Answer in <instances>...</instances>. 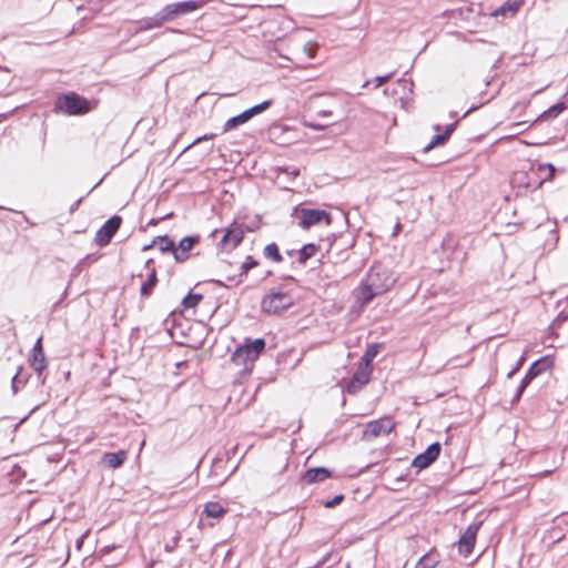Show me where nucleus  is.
I'll use <instances>...</instances> for the list:
<instances>
[{
	"label": "nucleus",
	"instance_id": "2f4dec72",
	"mask_svg": "<svg viewBox=\"0 0 568 568\" xmlns=\"http://www.w3.org/2000/svg\"><path fill=\"white\" fill-rule=\"evenodd\" d=\"M258 265V262L255 261L252 256H247L246 261L241 265L240 275H245L247 272Z\"/></svg>",
	"mask_w": 568,
	"mask_h": 568
},
{
	"label": "nucleus",
	"instance_id": "4c0bfd02",
	"mask_svg": "<svg viewBox=\"0 0 568 568\" xmlns=\"http://www.w3.org/2000/svg\"><path fill=\"white\" fill-rule=\"evenodd\" d=\"M317 114L320 116H331L333 114V112L331 110H318Z\"/></svg>",
	"mask_w": 568,
	"mask_h": 568
},
{
	"label": "nucleus",
	"instance_id": "4be33fe9",
	"mask_svg": "<svg viewBox=\"0 0 568 568\" xmlns=\"http://www.w3.org/2000/svg\"><path fill=\"white\" fill-rule=\"evenodd\" d=\"M155 245L163 253H165V252L173 253V251H174V241L171 237H169L168 235L155 237L151 244L143 246V251H148Z\"/></svg>",
	"mask_w": 568,
	"mask_h": 568
},
{
	"label": "nucleus",
	"instance_id": "2eb2a0df",
	"mask_svg": "<svg viewBox=\"0 0 568 568\" xmlns=\"http://www.w3.org/2000/svg\"><path fill=\"white\" fill-rule=\"evenodd\" d=\"M32 368L41 374L47 368V359L42 348V338L39 337L32 349V359H31Z\"/></svg>",
	"mask_w": 568,
	"mask_h": 568
},
{
	"label": "nucleus",
	"instance_id": "412c9836",
	"mask_svg": "<svg viewBox=\"0 0 568 568\" xmlns=\"http://www.w3.org/2000/svg\"><path fill=\"white\" fill-rule=\"evenodd\" d=\"M523 4L521 0H507L504 4H501L498 9L491 12L493 17H506L508 14L514 16L520 6Z\"/></svg>",
	"mask_w": 568,
	"mask_h": 568
},
{
	"label": "nucleus",
	"instance_id": "f03ea898",
	"mask_svg": "<svg viewBox=\"0 0 568 568\" xmlns=\"http://www.w3.org/2000/svg\"><path fill=\"white\" fill-rule=\"evenodd\" d=\"M294 304V298L283 287L272 288L262 300L261 308L267 314H280Z\"/></svg>",
	"mask_w": 568,
	"mask_h": 568
},
{
	"label": "nucleus",
	"instance_id": "c756f323",
	"mask_svg": "<svg viewBox=\"0 0 568 568\" xmlns=\"http://www.w3.org/2000/svg\"><path fill=\"white\" fill-rule=\"evenodd\" d=\"M438 560L430 554L424 555L417 562L415 568H436Z\"/></svg>",
	"mask_w": 568,
	"mask_h": 568
},
{
	"label": "nucleus",
	"instance_id": "cd10ccee",
	"mask_svg": "<svg viewBox=\"0 0 568 568\" xmlns=\"http://www.w3.org/2000/svg\"><path fill=\"white\" fill-rule=\"evenodd\" d=\"M378 353V345L374 344L368 346L366 352L364 353L362 357V362L364 363L362 366H367V368H371V363L374 361Z\"/></svg>",
	"mask_w": 568,
	"mask_h": 568
},
{
	"label": "nucleus",
	"instance_id": "e433bc0d",
	"mask_svg": "<svg viewBox=\"0 0 568 568\" xmlns=\"http://www.w3.org/2000/svg\"><path fill=\"white\" fill-rule=\"evenodd\" d=\"M214 136H215V134H205V135H203V136L197 138V139L194 141V143H199V142H201V141L209 140V139H213Z\"/></svg>",
	"mask_w": 568,
	"mask_h": 568
},
{
	"label": "nucleus",
	"instance_id": "dca6fc26",
	"mask_svg": "<svg viewBox=\"0 0 568 568\" xmlns=\"http://www.w3.org/2000/svg\"><path fill=\"white\" fill-rule=\"evenodd\" d=\"M332 476V473L325 467L310 468L303 474V481L314 484L323 481Z\"/></svg>",
	"mask_w": 568,
	"mask_h": 568
},
{
	"label": "nucleus",
	"instance_id": "ea45409f",
	"mask_svg": "<svg viewBox=\"0 0 568 568\" xmlns=\"http://www.w3.org/2000/svg\"><path fill=\"white\" fill-rule=\"evenodd\" d=\"M517 371H518L517 367H514L511 371H509L507 374V378H511L516 374Z\"/></svg>",
	"mask_w": 568,
	"mask_h": 568
},
{
	"label": "nucleus",
	"instance_id": "de8ad7c7",
	"mask_svg": "<svg viewBox=\"0 0 568 568\" xmlns=\"http://www.w3.org/2000/svg\"><path fill=\"white\" fill-rule=\"evenodd\" d=\"M83 538H84V536H82V537H81V539L77 541L78 547H80V546H81V542H82V539H83Z\"/></svg>",
	"mask_w": 568,
	"mask_h": 568
},
{
	"label": "nucleus",
	"instance_id": "49530a36",
	"mask_svg": "<svg viewBox=\"0 0 568 568\" xmlns=\"http://www.w3.org/2000/svg\"><path fill=\"white\" fill-rule=\"evenodd\" d=\"M156 223H158V221H156V220H154V219H152V220L149 222V224H150V225H155Z\"/></svg>",
	"mask_w": 568,
	"mask_h": 568
},
{
	"label": "nucleus",
	"instance_id": "8fccbe9b",
	"mask_svg": "<svg viewBox=\"0 0 568 568\" xmlns=\"http://www.w3.org/2000/svg\"><path fill=\"white\" fill-rule=\"evenodd\" d=\"M168 30L171 32H174V33L180 32L179 30H175V29H168Z\"/></svg>",
	"mask_w": 568,
	"mask_h": 568
},
{
	"label": "nucleus",
	"instance_id": "72a5a7b5",
	"mask_svg": "<svg viewBox=\"0 0 568 568\" xmlns=\"http://www.w3.org/2000/svg\"><path fill=\"white\" fill-rule=\"evenodd\" d=\"M180 539H181V534L178 531L175 534V536L173 537V545H170V544L165 545V547H164L165 551H168V552L174 551V549L176 548Z\"/></svg>",
	"mask_w": 568,
	"mask_h": 568
},
{
	"label": "nucleus",
	"instance_id": "20e7f679",
	"mask_svg": "<svg viewBox=\"0 0 568 568\" xmlns=\"http://www.w3.org/2000/svg\"><path fill=\"white\" fill-rule=\"evenodd\" d=\"M55 110L68 115H80L90 111V103L85 98L71 92L57 99Z\"/></svg>",
	"mask_w": 568,
	"mask_h": 568
},
{
	"label": "nucleus",
	"instance_id": "864d4df0",
	"mask_svg": "<svg viewBox=\"0 0 568 568\" xmlns=\"http://www.w3.org/2000/svg\"><path fill=\"white\" fill-rule=\"evenodd\" d=\"M346 568H349V566H347Z\"/></svg>",
	"mask_w": 568,
	"mask_h": 568
},
{
	"label": "nucleus",
	"instance_id": "58836bf2",
	"mask_svg": "<svg viewBox=\"0 0 568 568\" xmlns=\"http://www.w3.org/2000/svg\"><path fill=\"white\" fill-rule=\"evenodd\" d=\"M524 361H525V357H524V356H521V357L517 361V364H516V366H515V367H517V369H519V368L521 367V365H523Z\"/></svg>",
	"mask_w": 568,
	"mask_h": 568
},
{
	"label": "nucleus",
	"instance_id": "423d86ee",
	"mask_svg": "<svg viewBox=\"0 0 568 568\" xmlns=\"http://www.w3.org/2000/svg\"><path fill=\"white\" fill-rule=\"evenodd\" d=\"M201 2L195 0H186L166 4L161 9L165 22L174 21L175 19L186 16L200 9Z\"/></svg>",
	"mask_w": 568,
	"mask_h": 568
},
{
	"label": "nucleus",
	"instance_id": "393cba45",
	"mask_svg": "<svg viewBox=\"0 0 568 568\" xmlns=\"http://www.w3.org/2000/svg\"><path fill=\"white\" fill-rule=\"evenodd\" d=\"M158 283L156 272L154 268L151 270L148 278L142 283L140 293L142 296L148 297L152 294L153 288Z\"/></svg>",
	"mask_w": 568,
	"mask_h": 568
},
{
	"label": "nucleus",
	"instance_id": "a19ab883",
	"mask_svg": "<svg viewBox=\"0 0 568 568\" xmlns=\"http://www.w3.org/2000/svg\"><path fill=\"white\" fill-rule=\"evenodd\" d=\"M567 320V316H562L561 314L556 318V322H564Z\"/></svg>",
	"mask_w": 568,
	"mask_h": 568
},
{
	"label": "nucleus",
	"instance_id": "37998d69",
	"mask_svg": "<svg viewBox=\"0 0 568 568\" xmlns=\"http://www.w3.org/2000/svg\"><path fill=\"white\" fill-rule=\"evenodd\" d=\"M292 175L297 176L300 174V171L297 169H294L292 172H290Z\"/></svg>",
	"mask_w": 568,
	"mask_h": 568
},
{
	"label": "nucleus",
	"instance_id": "f257e3e1",
	"mask_svg": "<svg viewBox=\"0 0 568 568\" xmlns=\"http://www.w3.org/2000/svg\"><path fill=\"white\" fill-rule=\"evenodd\" d=\"M395 283L387 268L374 265L369 268L359 286L354 290V296L361 306L371 303L375 297L386 293Z\"/></svg>",
	"mask_w": 568,
	"mask_h": 568
},
{
	"label": "nucleus",
	"instance_id": "9d476101",
	"mask_svg": "<svg viewBox=\"0 0 568 568\" xmlns=\"http://www.w3.org/2000/svg\"><path fill=\"white\" fill-rule=\"evenodd\" d=\"M243 229L237 224H233L225 230L222 239L219 242V246L223 252H230L243 241Z\"/></svg>",
	"mask_w": 568,
	"mask_h": 568
},
{
	"label": "nucleus",
	"instance_id": "5701e85b",
	"mask_svg": "<svg viewBox=\"0 0 568 568\" xmlns=\"http://www.w3.org/2000/svg\"><path fill=\"white\" fill-rule=\"evenodd\" d=\"M566 109V104L564 102H558L554 105H551L549 109L544 111L535 121H547L557 118L564 110Z\"/></svg>",
	"mask_w": 568,
	"mask_h": 568
},
{
	"label": "nucleus",
	"instance_id": "0eeeda50",
	"mask_svg": "<svg viewBox=\"0 0 568 568\" xmlns=\"http://www.w3.org/2000/svg\"><path fill=\"white\" fill-rule=\"evenodd\" d=\"M550 367V362L547 358H539L535 361L526 373L525 377L521 379L517 392L511 400L513 404L519 402L523 393L527 388V386L531 383L534 378L545 373Z\"/></svg>",
	"mask_w": 568,
	"mask_h": 568
},
{
	"label": "nucleus",
	"instance_id": "09e8293b",
	"mask_svg": "<svg viewBox=\"0 0 568 568\" xmlns=\"http://www.w3.org/2000/svg\"><path fill=\"white\" fill-rule=\"evenodd\" d=\"M399 227H400V224H399V223H397V225H396V227H395V233L399 230Z\"/></svg>",
	"mask_w": 568,
	"mask_h": 568
},
{
	"label": "nucleus",
	"instance_id": "c85d7f7f",
	"mask_svg": "<svg viewBox=\"0 0 568 568\" xmlns=\"http://www.w3.org/2000/svg\"><path fill=\"white\" fill-rule=\"evenodd\" d=\"M203 300L202 294L189 293L182 301L184 308L195 307Z\"/></svg>",
	"mask_w": 568,
	"mask_h": 568
},
{
	"label": "nucleus",
	"instance_id": "a878e982",
	"mask_svg": "<svg viewBox=\"0 0 568 568\" xmlns=\"http://www.w3.org/2000/svg\"><path fill=\"white\" fill-rule=\"evenodd\" d=\"M317 251H318L317 245H315L313 243L305 244L298 251L297 262L300 264H305L307 262V260H310L311 257H313L316 254Z\"/></svg>",
	"mask_w": 568,
	"mask_h": 568
},
{
	"label": "nucleus",
	"instance_id": "b1692460",
	"mask_svg": "<svg viewBox=\"0 0 568 568\" xmlns=\"http://www.w3.org/2000/svg\"><path fill=\"white\" fill-rule=\"evenodd\" d=\"M250 120H251V116L248 115V113L245 110L242 113L230 118L224 124L223 132H229L233 129H236L237 126L248 122Z\"/></svg>",
	"mask_w": 568,
	"mask_h": 568
},
{
	"label": "nucleus",
	"instance_id": "f8f14e48",
	"mask_svg": "<svg viewBox=\"0 0 568 568\" xmlns=\"http://www.w3.org/2000/svg\"><path fill=\"white\" fill-rule=\"evenodd\" d=\"M372 368H367V366H359L355 372L351 381L346 386V392L351 395L356 394L358 390L365 386L371 378Z\"/></svg>",
	"mask_w": 568,
	"mask_h": 568
},
{
	"label": "nucleus",
	"instance_id": "7c9ffc66",
	"mask_svg": "<svg viewBox=\"0 0 568 568\" xmlns=\"http://www.w3.org/2000/svg\"><path fill=\"white\" fill-rule=\"evenodd\" d=\"M271 105H272V100H265L262 103L256 104V105L247 109L246 112L248 113V115L252 119L253 116H255V115L264 112L265 110H267Z\"/></svg>",
	"mask_w": 568,
	"mask_h": 568
},
{
	"label": "nucleus",
	"instance_id": "aec40b11",
	"mask_svg": "<svg viewBox=\"0 0 568 568\" xmlns=\"http://www.w3.org/2000/svg\"><path fill=\"white\" fill-rule=\"evenodd\" d=\"M226 513L225 508L217 501H207L204 505V509L201 514L200 520H203V517L219 519Z\"/></svg>",
	"mask_w": 568,
	"mask_h": 568
},
{
	"label": "nucleus",
	"instance_id": "79ce46f5",
	"mask_svg": "<svg viewBox=\"0 0 568 568\" xmlns=\"http://www.w3.org/2000/svg\"><path fill=\"white\" fill-rule=\"evenodd\" d=\"M526 124V122H518V123H513V126L514 128H519L521 125Z\"/></svg>",
	"mask_w": 568,
	"mask_h": 568
},
{
	"label": "nucleus",
	"instance_id": "c9c22d12",
	"mask_svg": "<svg viewBox=\"0 0 568 568\" xmlns=\"http://www.w3.org/2000/svg\"><path fill=\"white\" fill-rule=\"evenodd\" d=\"M18 378H19V373H17L12 377V390H13L14 394L18 392Z\"/></svg>",
	"mask_w": 568,
	"mask_h": 568
},
{
	"label": "nucleus",
	"instance_id": "bb28decb",
	"mask_svg": "<svg viewBox=\"0 0 568 568\" xmlns=\"http://www.w3.org/2000/svg\"><path fill=\"white\" fill-rule=\"evenodd\" d=\"M264 256L268 260H272L276 263L283 261V257L280 253L278 246L275 243H270L264 247Z\"/></svg>",
	"mask_w": 568,
	"mask_h": 568
},
{
	"label": "nucleus",
	"instance_id": "f3484780",
	"mask_svg": "<svg viewBox=\"0 0 568 568\" xmlns=\"http://www.w3.org/2000/svg\"><path fill=\"white\" fill-rule=\"evenodd\" d=\"M164 23H166V22H165V20L163 18V14H162L161 10H160L153 17H148V18H144V19L140 20L139 21V27L136 29V33L143 32V31H148V30H151V29H155V28H160Z\"/></svg>",
	"mask_w": 568,
	"mask_h": 568
},
{
	"label": "nucleus",
	"instance_id": "a18cd8bd",
	"mask_svg": "<svg viewBox=\"0 0 568 568\" xmlns=\"http://www.w3.org/2000/svg\"><path fill=\"white\" fill-rule=\"evenodd\" d=\"M152 262H153L152 260H148V261L145 262V267H146V268H149V267H150V265L152 264Z\"/></svg>",
	"mask_w": 568,
	"mask_h": 568
},
{
	"label": "nucleus",
	"instance_id": "c03bdc74",
	"mask_svg": "<svg viewBox=\"0 0 568 568\" xmlns=\"http://www.w3.org/2000/svg\"><path fill=\"white\" fill-rule=\"evenodd\" d=\"M18 213L22 215V217H23V220H24L26 222H29L28 216H27L23 212H18Z\"/></svg>",
	"mask_w": 568,
	"mask_h": 568
},
{
	"label": "nucleus",
	"instance_id": "ddd939ff",
	"mask_svg": "<svg viewBox=\"0 0 568 568\" xmlns=\"http://www.w3.org/2000/svg\"><path fill=\"white\" fill-rule=\"evenodd\" d=\"M480 525V523L469 525L467 529L464 531V534L460 536L458 540L459 551L463 552L465 556L471 554Z\"/></svg>",
	"mask_w": 568,
	"mask_h": 568
},
{
	"label": "nucleus",
	"instance_id": "39448f33",
	"mask_svg": "<svg viewBox=\"0 0 568 568\" xmlns=\"http://www.w3.org/2000/svg\"><path fill=\"white\" fill-rule=\"evenodd\" d=\"M265 349V341L263 338H256L254 341L246 339L245 343L239 346L232 354V361L236 365L246 364L247 362H254L258 358L261 353Z\"/></svg>",
	"mask_w": 568,
	"mask_h": 568
},
{
	"label": "nucleus",
	"instance_id": "6e6552de",
	"mask_svg": "<svg viewBox=\"0 0 568 568\" xmlns=\"http://www.w3.org/2000/svg\"><path fill=\"white\" fill-rule=\"evenodd\" d=\"M394 427L395 424L390 417H384L369 422L363 432V438L371 440L378 436L388 435L394 429Z\"/></svg>",
	"mask_w": 568,
	"mask_h": 568
},
{
	"label": "nucleus",
	"instance_id": "473e14b6",
	"mask_svg": "<svg viewBox=\"0 0 568 568\" xmlns=\"http://www.w3.org/2000/svg\"><path fill=\"white\" fill-rule=\"evenodd\" d=\"M395 72H390L388 74H385V75H378L374 79L375 81V88H379L382 87L384 83H386L387 81H389L393 77H394Z\"/></svg>",
	"mask_w": 568,
	"mask_h": 568
},
{
	"label": "nucleus",
	"instance_id": "3c124183",
	"mask_svg": "<svg viewBox=\"0 0 568 568\" xmlns=\"http://www.w3.org/2000/svg\"><path fill=\"white\" fill-rule=\"evenodd\" d=\"M548 166L550 169V172L552 173L554 172V166L551 164H549Z\"/></svg>",
	"mask_w": 568,
	"mask_h": 568
},
{
	"label": "nucleus",
	"instance_id": "a211bd4d",
	"mask_svg": "<svg viewBox=\"0 0 568 568\" xmlns=\"http://www.w3.org/2000/svg\"><path fill=\"white\" fill-rule=\"evenodd\" d=\"M455 129L456 123L448 124L442 134H436L435 136H433L430 142L424 148V151L429 152L435 146L445 144L453 134V132L455 131Z\"/></svg>",
	"mask_w": 568,
	"mask_h": 568
},
{
	"label": "nucleus",
	"instance_id": "f704fd0d",
	"mask_svg": "<svg viewBox=\"0 0 568 568\" xmlns=\"http://www.w3.org/2000/svg\"><path fill=\"white\" fill-rule=\"evenodd\" d=\"M344 499L343 495H336L332 500H328L325 503V507L332 508L336 505H338Z\"/></svg>",
	"mask_w": 568,
	"mask_h": 568
},
{
	"label": "nucleus",
	"instance_id": "603ef678",
	"mask_svg": "<svg viewBox=\"0 0 568 568\" xmlns=\"http://www.w3.org/2000/svg\"><path fill=\"white\" fill-rule=\"evenodd\" d=\"M470 111H471V109H470V110H468V111H466V113L464 114V116H466L467 114H469V112H470Z\"/></svg>",
	"mask_w": 568,
	"mask_h": 568
},
{
	"label": "nucleus",
	"instance_id": "9b49d317",
	"mask_svg": "<svg viewBox=\"0 0 568 568\" xmlns=\"http://www.w3.org/2000/svg\"><path fill=\"white\" fill-rule=\"evenodd\" d=\"M442 446L439 443L430 444L427 449L418 454L412 462V465L418 469H424L430 466L439 456Z\"/></svg>",
	"mask_w": 568,
	"mask_h": 568
},
{
	"label": "nucleus",
	"instance_id": "4468645a",
	"mask_svg": "<svg viewBox=\"0 0 568 568\" xmlns=\"http://www.w3.org/2000/svg\"><path fill=\"white\" fill-rule=\"evenodd\" d=\"M200 241L199 235L183 237L179 245L174 244L173 255L176 262H184L189 258V252Z\"/></svg>",
	"mask_w": 568,
	"mask_h": 568
},
{
	"label": "nucleus",
	"instance_id": "7ed1b4c3",
	"mask_svg": "<svg viewBox=\"0 0 568 568\" xmlns=\"http://www.w3.org/2000/svg\"><path fill=\"white\" fill-rule=\"evenodd\" d=\"M292 216L298 220V226L303 230H308L314 225L332 223L331 214L325 210L308 209L303 206H295Z\"/></svg>",
	"mask_w": 568,
	"mask_h": 568
},
{
	"label": "nucleus",
	"instance_id": "1a4fd4ad",
	"mask_svg": "<svg viewBox=\"0 0 568 568\" xmlns=\"http://www.w3.org/2000/svg\"><path fill=\"white\" fill-rule=\"evenodd\" d=\"M122 219L119 215H113L110 217L98 231L95 234V243L99 246L108 245L113 235L116 233L119 227L121 226Z\"/></svg>",
	"mask_w": 568,
	"mask_h": 568
},
{
	"label": "nucleus",
	"instance_id": "6ab92c4d",
	"mask_svg": "<svg viewBox=\"0 0 568 568\" xmlns=\"http://www.w3.org/2000/svg\"><path fill=\"white\" fill-rule=\"evenodd\" d=\"M126 452L105 453L102 456V464L109 468H118L126 460Z\"/></svg>",
	"mask_w": 568,
	"mask_h": 568
}]
</instances>
